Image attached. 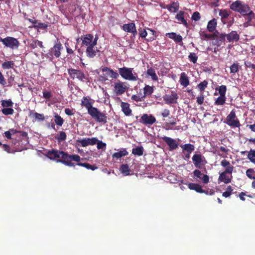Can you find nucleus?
Returning a JSON list of instances; mask_svg holds the SVG:
<instances>
[{
	"instance_id": "1",
	"label": "nucleus",
	"mask_w": 255,
	"mask_h": 255,
	"mask_svg": "<svg viewBox=\"0 0 255 255\" xmlns=\"http://www.w3.org/2000/svg\"><path fill=\"white\" fill-rule=\"evenodd\" d=\"M46 156L51 160H56L57 162L62 163L68 166H75V164L72 162L74 161L78 162L77 165L84 167L88 169L93 171L98 169V167L96 165H91L88 163L79 162L81 157L78 154L71 155L62 150L52 149L46 152Z\"/></svg>"
},
{
	"instance_id": "2",
	"label": "nucleus",
	"mask_w": 255,
	"mask_h": 255,
	"mask_svg": "<svg viewBox=\"0 0 255 255\" xmlns=\"http://www.w3.org/2000/svg\"><path fill=\"white\" fill-rule=\"evenodd\" d=\"M230 8L234 11L240 13L248 22L252 23L255 13L251 9L249 5L240 0H237L230 5Z\"/></svg>"
},
{
	"instance_id": "3",
	"label": "nucleus",
	"mask_w": 255,
	"mask_h": 255,
	"mask_svg": "<svg viewBox=\"0 0 255 255\" xmlns=\"http://www.w3.org/2000/svg\"><path fill=\"white\" fill-rule=\"evenodd\" d=\"M133 68L124 67L119 68V72L121 77L126 80L136 81L138 80V75L137 73H133Z\"/></svg>"
},
{
	"instance_id": "4",
	"label": "nucleus",
	"mask_w": 255,
	"mask_h": 255,
	"mask_svg": "<svg viewBox=\"0 0 255 255\" xmlns=\"http://www.w3.org/2000/svg\"><path fill=\"white\" fill-rule=\"evenodd\" d=\"M97 122L106 124L107 123V116L105 113L101 112L98 108L95 107L88 113Z\"/></svg>"
},
{
	"instance_id": "5",
	"label": "nucleus",
	"mask_w": 255,
	"mask_h": 255,
	"mask_svg": "<svg viewBox=\"0 0 255 255\" xmlns=\"http://www.w3.org/2000/svg\"><path fill=\"white\" fill-rule=\"evenodd\" d=\"M97 122L106 124L107 123V116L105 113L101 112L98 108L95 107L88 113Z\"/></svg>"
},
{
	"instance_id": "6",
	"label": "nucleus",
	"mask_w": 255,
	"mask_h": 255,
	"mask_svg": "<svg viewBox=\"0 0 255 255\" xmlns=\"http://www.w3.org/2000/svg\"><path fill=\"white\" fill-rule=\"evenodd\" d=\"M80 39L82 41V47L86 48L91 46H96L97 44L98 37L96 35L95 37H94L93 35L91 34H86L82 35Z\"/></svg>"
},
{
	"instance_id": "7",
	"label": "nucleus",
	"mask_w": 255,
	"mask_h": 255,
	"mask_svg": "<svg viewBox=\"0 0 255 255\" xmlns=\"http://www.w3.org/2000/svg\"><path fill=\"white\" fill-rule=\"evenodd\" d=\"M68 73L72 79H77L83 82L88 79L84 73L79 69L69 68L68 69Z\"/></svg>"
},
{
	"instance_id": "8",
	"label": "nucleus",
	"mask_w": 255,
	"mask_h": 255,
	"mask_svg": "<svg viewBox=\"0 0 255 255\" xmlns=\"http://www.w3.org/2000/svg\"><path fill=\"white\" fill-rule=\"evenodd\" d=\"M192 159L194 165L197 169H202L207 163L205 157L201 153L194 154Z\"/></svg>"
},
{
	"instance_id": "9",
	"label": "nucleus",
	"mask_w": 255,
	"mask_h": 255,
	"mask_svg": "<svg viewBox=\"0 0 255 255\" xmlns=\"http://www.w3.org/2000/svg\"><path fill=\"white\" fill-rule=\"evenodd\" d=\"M225 123L229 126L233 128H239L241 124L237 118L235 112L232 110L230 114L227 116Z\"/></svg>"
},
{
	"instance_id": "10",
	"label": "nucleus",
	"mask_w": 255,
	"mask_h": 255,
	"mask_svg": "<svg viewBox=\"0 0 255 255\" xmlns=\"http://www.w3.org/2000/svg\"><path fill=\"white\" fill-rule=\"evenodd\" d=\"M128 89L125 82L120 80L114 83V92L117 96L122 95L125 93Z\"/></svg>"
},
{
	"instance_id": "11",
	"label": "nucleus",
	"mask_w": 255,
	"mask_h": 255,
	"mask_svg": "<svg viewBox=\"0 0 255 255\" xmlns=\"http://www.w3.org/2000/svg\"><path fill=\"white\" fill-rule=\"evenodd\" d=\"M63 49L62 44L60 42L56 43L53 47L51 48L47 54L48 56L59 58L61 55V50Z\"/></svg>"
},
{
	"instance_id": "12",
	"label": "nucleus",
	"mask_w": 255,
	"mask_h": 255,
	"mask_svg": "<svg viewBox=\"0 0 255 255\" xmlns=\"http://www.w3.org/2000/svg\"><path fill=\"white\" fill-rule=\"evenodd\" d=\"M162 139L169 146L170 151L175 150L178 147L179 143L175 139L166 136L162 137Z\"/></svg>"
},
{
	"instance_id": "13",
	"label": "nucleus",
	"mask_w": 255,
	"mask_h": 255,
	"mask_svg": "<svg viewBox=\"0 0 255 255\" xmlns=\"http://www.w3.org/2000/svg\"><path fill=\"white\" fill-rule=\"evenodd\" d=\"M3 45L13 49L17 48L19 46V43L17 39L12 37L7 36L5 37Z\"/></svg>"
},
{
	"instance_id": "14",
	"label": "nucleus",
	"mask_w": 255,
	"mask_h": 255,
	"mask_svg": "<svg viewBox=\"0 0 255 255\" xmlns=\"http://www.w3.org/2000/svg\"><path fill=\"white\" fill-rule=\"evenodd\" d=\"M193 178L196 180H201L204 184H207L209 182V177L206 174L201 172L198 169L194 170Z\"/></svg>"
},
{
	"instance_id": "15",
	"label": "nucleus",
	"mask_w": 255,
	"mask_h": 255,
	"mask_svg": "<svg viewBox=\"0 0 255 255\" xmlns=\"http://www.w3.org/2000/svg\"><path fill=\"white\" fill-rule=\"evenodd\" d=\"M139 122L144 125H152L156 122V119L151 115L144 114L139 120Z\"/></svg>"
},
{
	"instance_id": "16",
	"label": "nucleus",
	"mask_w": 255,
	"mask_h": 255,
	"mask_svg": "<svg viewBox=\"0 0 255 255\" xmlns=\"http://www.w3.org/2000/svg\"><path fill=\"white\" fill-rule=\"evenodd\" d=\"M233 176L232 175H230L228 173H226L223 171L221 173L218 177V182H224L225 184H229L231 182Z\"/></svg>"
},
{
	"instance_id": "17",
	"label": "nucleus",
	"mask_w": 255,
	"mask_h": 255,
	"mask_svg": "<svg viewBox=\"0 0 255 255\" xmlns=\"http://www.w3.org/2000/svg\"><path fill=\"white\" fill-rule=\"evenodd\" d=\"M97 137L85 138L79 141L82 147H86L89 145H94L97 143Z\"/></svg>"
},
{
	"instance_id": "18",
	"label": "nucleus",
	"mask_w": 255,
	"mask_h": 255,
	"mask_svg": "<svg viewBox=\"0 0 255 255\" xmlns=\"http://www.w3.org/2000/svg\"><path fill=\"white\" fill-rule=\"evenodd\" d=\"M93 102L92 100L87 97H84L81 101V106L85 107L87 110L88 113L94 109L93 107Z\"/></svg>"
},
{
	"instance_id": "19",
	"label": "nucleus",
	"mask_w": 255,
	"mask_h": 255,
	"mask_svg": "<svg viewBox=\"0 0 255 255\" xmlns=\"http://www.w3.org/2000/svg\"><path fill=\"white\" fill-rule=\"evenodd\" d=\"M123 29L126 32L132 33L133 36H135L137 34L136 27L134 23L131 22L124 24Z\"/></svg>"
},
{
	"instance_id": "20",
	"label": "nucleus",
	"mask_w": 255,
	"mask_h": 255,
	"mask_svg": "<svg viewBox=\"0 0 255 255\" xmlns=\"http://www.w3.org/2000/svg\"><path fill=\"white\" fill-rule=\"evenodd\" d=\"M221 165L225 169L224 171L226 173H228L229 174H232L234 167L230 163V162L226 160L223 159L221 162Z\"/></svg>"
},
{
	"instance_id": "21",
	"label": "nucleus",
	"mask_w": 255,
	"mask_h": 255,
	"mask_svg": "<svg viewBox=\"0 0 255 255\" xmlns=\"http://www.w3.org/2000/svg\"><path fill=\"white\" fill-rule=\"evenodd\" d=\"M20 142H21V140L20 141L19 139H18L17 141L18 144L15 146V149L14 150H11L9 146L6 144H3L2 145V148L4 150L6 151L8 153H14L15 151H20L24 149V147L23 146H19Z\"/></svg>"
},
{
	"instance_id": "22",
	"label": "nucleus",
	"mask_w": 255,
	"mask_h": 255,
	"mask_svg": "<svg viewBox=\"0 0 255 255\" xmlns=\"http://www.w3.org/2000/svg\"><path fill=\"white\" fill-rule=\"evenodd\" d=\"M102 72L105 73L108 77L109 76L113 79H117L119 77V73L107 67L102 68Z\"/></svg>"
},
{
	"instance_id": "23",
	"label": "nucleus",
	"mask_w": 255,
	"mask_h": 255,
	"mask_svg": "<svg viewBox=\"0 0 255 255\" xmlns=\"http://www.w3.org/2000/svg\"><path fill=\"white\" fill-rule=\"evenodd\" d=\"M95 47V46H91L86 47L85 52L88 57L90 58H94L97 55V53L99 51V50Z\"/></svg>"
},
{
	"instance_id": "24",
	"label": "nucleus",
	"mask_w": 255,
	"mask_h": 255,
	"mask_svg": "<svg viewBox=\"0 0 255 255\" xmlns=\"http://www.w3.org/2000/svg\"><path fill=\"white\" fill-rule=\"evenodd\" d=\"M226 34L225 33H220L216 38H214L212 41V44L218 47L220 46L222 43L224 42L226 39Z\"/></svg>"
},
{
	"instance_id": "25",
	"label": "nucleus",
	"mask_w": 255,
	"mask_h": 255,
	"mask_svg": "<svg viewBox=\"0 0 255 255\" xmlns=\"http://www.w3.org/2000/svg\"><path fill=\"white\" fill-rule=\"evenodd\" d=\"M227 40L229 42L238 41L240 39V35L236 31H232L230 33L226 34Z\"/></svg>"
},
{
	"instance_id": "26",
	"label": "nucleus",
	"mask_w": 255,
	"mask_h": 255,
	"mask_svg": "<svg viewBox=\"0 0 255 255\" xmlns=\"http://www.w3.org/2000/svg\"><path fill=\"white\" fill-rule=\"evenodd\" d=\"M178 96L177 94L175 92H172L171 95H166L163 97L164 101L168 104L176 103V100L178 99Z\"/></svg>"
},
{
	"instance_id": "27",
	"label": "nucleus",
	"mask_w": 255,
	"mask_h": 255,
	"mask_svg": "<svg viewBox=\"0 0 255 255\" xmlns=\"http://www.w3.org/2000/svg\"><path fill=\"white\" fill-rule=\"evenodd\" d=\"M121 107L122 110L126 116H129L131 114V110L129 107V104L128 103L122 102Z\"/></svg>"
},
{
	"instance_id": "28",
	"label": "nucleus",
	"mask_w": 255,
	"mask_h": 255,
	"mask_svg": "<svg viewBox=\"0 0 255 255\" xmlns=\"http://www.w3.org/2000/svg\"><path fill=\"white\" fill-rule=\"evenodd\" d=\"M169 119L170 120L169 121V122H166L164 123L165 129L166 130L174 129L175 128H173V126L176 124V120L173 117H170ZM175 129H179V128H176Z\"/></svg>"
},
{
	"instance_id": "29",
	"label": "nucleus",
	"mask_w": 255,
	"mask_h": 255,
	"mask_svg": "<svg viewBox=\"0 0 255 255\" xmlns=\"http://www.w3.org/2000/svg\"><path fill=\"white\" fill-rule=\"evenodd\" d=\"M184 11H179L176 15L175 18L178 20V23H182L185 26L187 27L188 23L184 17Z\"/></svg>"
},
{
	"instance_id": "30",
	"label": "nucleus",
	"mask_w": 255,
	"mask_h": 255,
	"mask_svg": "<svg viewBox=\"0 0 255 255\" xmlns=\"http://www.w3.org/2000/svg\"><path fill=\"white\" fill-rule=\"evenodd\" d=\"M188 187L190 190H195L198 193H203L204 192V190L203 189L202 186L198 184L190 183L188 184Z\"/></svg>"
},
{
	"instance_id": "31",
	"label": "nucleus",
	"mask_w": 255,
	"mask_h": 255,
	"mask_svg": "<svg viewBox=\"0 0 255 255\" xmlns=\"http://www.w3.org/2000/svg\"><path fill=\"white\" fill-rule=\"evenodd\" d=\"M179 82L182 86L185 87L189 84V78L185 72H182L181 74Z\"/></svg>"
},
{
	"instance_id": "32",
	"label": "nucleus",
	"mask_w": 255,
	"mask_h": 255,
	"mask_svg": "<svg viewBox=\"0 0 255 255\" xmlns=\"http://www.w3.org/2000/svg\"><path fill=\"white\" fill-rule=\"evenodd\" d=\"M166 35L169 38L173 39L176 43H179L182 41V37L180 35H177L175 32L168 33Z\"/></svg>"
},
{
	"instance_id": "33",
	"label": "nucleus",
	"mask_w": 255,
	"mask_h": 255,
	"mask_svg": "<svg viewBox=\"0 0 255 255\" xmlns=\"http://www.w3.org/2000/svg\"><path fill=\"white\" fill-rule=\"evenodd\" d=\"M165 7L171 12H176L179 8V4L178 2H173L170 4H167Z\"/></svg>"
},
{
	"instance_id": "34",
	"label": "nucleus",
	"mask_w": 255,
	"mask_h": 255,
	"mask_svg": "<svg viewBox=\"0 0 255 255\" xmlns=\"http://www.w3.org/2000/svg\"><path fill=\"white\" fill-rule=\"evenodd\" d=\"M217 20L215 18H213L212 20H210L208 22L207 24V29L210 32H213L215 31L217 27Z\"/></svg>"
},
{
	"instance_id": "35",
	"label": "nucleus",
	"mask_w": 255,
	"mask_h": 255,
	"mask_svg": "<svg viewBox=\"0 0 255 255\" xmlns=\"http://www.w3.org/2000/svg\"><path fill=\"white\" fill-rule=\"evenodd\" d=\"M216 10L219 11V15L221 17V19L227 18L231 14L232 12L227 9H217Z\"/></svg>"
},
{
	"instance_id": "36",
	"label": "nucleus",
	"mask_w": 255,
	"mask_h": 255,
	"mask_svg": "<svg viewBox=\"0 0 255 255\" xmlns=\"http://www.w3.org/2000/svg\"><path fill=\"white\" fill-rule=\"evenodd\" d=\"M120 170L121 173L125 176L129 175L130 174V172L131 170L127 164H122L120 166Z\"/></svg>"
},
{
	"instance_id": "37",
	"label": "nucleus",
	"mask_w": 255,
	"mask_h": 255,
	"mask_svg": "<svg viewBox=\"0 0 255 255\" xmlns=\"http://www.w3.org/2000/svg\"><path fill=\"white\" fill-rule=\"evenodd\" d=\"M28 116L30 118H34L36 120L38 121H42L45 119L43 114H39L36 112L34 113L31 110L30 111Z\"/></svg>"
},
{
	"instance_id": "38",
	"label": "nucleus",
	"mask_w": 255,
	"mask_h": 255,
	"mask_svg": "<svg viewBox=\"0 0 255 255\" xmlns=\"http://www.w3.org/2000/svg\"><path fill=\"white\" fill-rule=\"evenodd\" d=\"M146 74L147 76H150L153 81H156L158 80V77L155 73V71L152 67H150L147 70Z\"/></svg>"
},
{
	"instance_id": "39",
	"label": "nucleus",
	"mask_w": 255,
	"mask_h": 255,
	"mask_svg": "<svg viewBox=\"0 0 255 255\" xmlns=\"http://www.w3.org/2000/svg\"><path fill=\"white\" fill-rule=\"evenodd\" d=\"M183 151H186L189 153H191L195 149V146L191 143H186L181 145Z\"/></svg>"
},
{
	"instance_id": "40",
	"label": "nucleus",
	"mask_w": 255,
	"mask_h": 255,
	"mask_svg": "<svg viewBox=\"0 0 255 255\" xmlns=\"http://www.w3.org/2000/svg\"><path fill=\"white\" fill-rule=\"evenodd\" d=\"M154 91L153 87L146 85L143 88V97L150 96Z\"/></svg>"
},
{
	"instance_id": "41",
	"label": "nucleus",
	"mask_w": 255,
	"mask_h": 255,
	"mask_svg": "<svg viewBox=\"0 0 255 255\" xmlns=\"http://www.w3.org/2000/svg\"><path fill=\"white\" fill-rule=\"evenodd\" d=\"M14 62L13 61H6L2 63L1 67L3 69H9L13 68Z\"/></svg>"
},
{
	"instance_id": "42",
	"label": "nucleus",
	"mask_w": 255,
	"mask_h": 255,
	"mask_svg": "<svg viewBox=\"0 0 255 255\" xmlns=\"http://www.w3.org/2000/svg\"><path fill=\"white\" fill-rule=\"evenodd\" d=\"M248 152V158L250 160L251 162L255 164V150L251 149L249 151H245L242 152V153Z\"/></svg>"
},
{
	"instance_id": "43",
	"label": "nucleus",
	"mask_w": 255,
	"mask_h": 255,
	"mask_svg": "<svg viewBox=\"0 0 255 255\" xmlns=\"http://www.w3.org/2000/svg\"><path fill=\"white\" fill-rule=\"evenodd\" d=\"M144 149L142 146H137L132 149V153L134 155L141 156L143 154Z\"/></svg>"
},
{
	"instance_id": "44",
	"label": "nucleus",
	"mask_w": 255,
	"mask_h": 255,
	"mask_svg": "<svg viewBox=\"0 0 255 255\" xmlns=\"http://www.w3.org/2000/svg\"><path fill=\"white\" fill-rule=\"evenodd\" d=\"M128 152L127 151L126 149H123L122 150H120L119 152L114 153L112 156L113 158H116L117 159L120 158L123 156H126L128 155Z\"/></svg>"
},
{
	"instance_id": "45",
	"label": "nucleus",
	"mask_w": 255,
	"mask_h": 255,
	"mask_svg": "<svg viewBox=\"0 0 255 255\" xmlns=\"http://www.w3.org/2000/svg\"><path fill=\"white\" fill-rule=\"evenodd\" d=\"M208 85V81L207 80H204L202 82L200 83L197 86L199 91L201 93H203L205 91V89L207 87Z\"/></svg>"
},
{
	"instance_id": "46",
	"label": "nucleus",
	"mask_w": 255,
	"mask_h": 255,
	"mask_svg": "<svg viewBox=\"0 0 255 255\" xmlns=\"http://www.w3.org/2000/svg\"><path fill=\"white\" fill-rule=\"evenodd\" d=\"M226 101V96H220L215 100L214 104H215V105H216V106H223L225 104Z\"/></svg>"
},
{
	"instance_id": "47",
	"label": "nucleus",
	"mask_w": 255,
	"mask_h": 255,
	"mask_svg": "<svg viewBox=\"0 0 255 255\" xmlns=\"http://www.w3.org/2000/svg\"><path fill=\"white\" fill-rule=\"evenodd\" d=\"M9 131L11 133V134H14L17 133H19L20 136H21L23 138V139L27 138L28 134L25 131L17 130L16 129H15L14 128L10 129Z\"/></svg>"
},
{
	"instance_id": "48",
	"label": "nucleus",
	"mask_w": 255,
	"mask_h": 255,
	"mask_svg": "<svg viewBox=\"0 0 255 255\" xmlns=\"http://www.w3.org/2000/svg\"><path fill=\"white\" fill-rule=\"evenodd\" d=\"M216 91H218L220 96H226L227 91V87L225 85H222L218 88H216Z\"/></svg>"
},
{
	"instance_id": "49",
	"label": "nucleus",
	"mask_w": 255,
	"mask_h": 255,
	"mask_svg": "<svg viewBox=\"0 0 255 255\" xmlns=\"http://www.w3.org/2000/svg\"><path fill=\"white\" fill-rule=\"evenodd\" d=\"M233 191V187H232L231 185H229L227 187L226 191L223 193L222 195L225 198L229 197L232 193H234Z\"/></svg>"
},
{
	"instance_id": "50",
	"label": "nucleus",
	"mask_w": 255,
	"mask_h": 255,
	"mask_svg": "<svg viewBox=\"0 0 255 255\" xmlns=\"http://www.w3.org/2000/svg\"><path fill=\"white\" fill-rule=\"evenodd\" d=\"M67 135L66 133L63 131H60L59 134L55 136V138L59 142L65 140L66 139Z\"/></svg>"
},
{
	"instance_id": "51",
	"label": "nucleus",
	"mask_w": 255,
	"mask_h": 255,
	"mask_svg": "<svg viewBox=\"0 0 255 255\" xmlns=\"http://www.w3.org/2000/svg\"><path fill=\"white\" fill-rule=\"evenodd\" d=\"M37 46L40 48L43 47L42 42L36 39L33 40L30 43V47L33 49L36 48Z\"/></svg>"
},
{
	"instance_id": "52",
	"label": "nucleus",
	"mask_w": 255,
	"mask_h": 255,
	"mask_svg": "<svg viewBox=\"0 0 255 255\" xmlns=\"http://www.w3.org/2000/svg\"><path fill=\"white\" fill-rule=\"evenodd\" d=\"M11 74V75L9 76V72H6V74L8 76L7 78V83L8 85L7 86L11 87L13 85L14 81V76L12 75V73L10 72Z\"/></svg>"
},
{
	"instance_id": "53",
	"label": "nucleus",
	"mask_w": 255,
	"mask_h": 255,
	"mask_svg": "<svg viewBox=\"0 0 255 255\" xmlns=\"http://www.w3.org/2000/svg\"><path fill=\"white\" fill-rule=\"evenodd\" d=\"M240 66L238 63H233L230 67L231 73H236L238 72Z\"/></svg>"
},
{
	"instance_id": "54",
	"label": "nucleus",
	"mask_w": 255,
	"mask_h": 255,
	"mask_svg": "<svg viewBox=\"0 0 255 255\" xmlns=\"http://www.w3.org/2000/svg\"><path fill=\"white\" fill-rule=\"evenodd\" d=\"M55 122L58 126H61L64 123L63 119L58 114H55L54 116Z\"/></svg>"
},
{
	"instance_id": "55",
	"label": "nucleus",
	"mask_w": 255,
	"mask_h": 255,
	"mask_svg": "<svg viewBox=\"0 0 255 255\" xmlns=\"http://www.w3.org/2000/svg\"><path fill=\"white\" fill-rule=\"evenodd\" d=\"M1 112L3 115L7 116L12 115L14 113V110L10 107H7L2 109Z\"/></svg>"
},
{
	"instance_id": "56",
	"label": "nucleus",
	"mask_w": 255,
	"mask_h": 255,
	"mask_svg": "<svg viewBox=\"0 0 255 255\" xmlns=\"http://www.w3.org/2000/svg\"><path fill=\"white\" fill-rule=\"evenodd\" d=\"M1 102V105L3 107H11L13 104L12 101L10 99L8 100H2Z\"/></svg>"
},
{
	"instance_id": "57",
	"label": "nucleus",
	"mask_w": 255,
	"mask_h": 255,
	"mask_svg": "<svg viewBox=\"0 0 255 255\" xmlns=\"http://www.w3.org/2000/svg\"><path fill=\"white\" fill-rule=\"evenodd\" d=\"M96 144L97 145V147L98 149H102L104 151L106 150L107 146L106 143H104L102 141L98 139V141Z\"/></svg>"
},
{
	"instance_id": "58",
	"label": "nucleus",
	"mask_w": 255,
	"mask_h": 255,
	"mask_svg": "<svg viewBox=\"0 0 255 255\" xmlns=\"http://www.w3.org/2000/svg\"><path fill=\"white\" fill-rule=\"evenodd\" d=\"M188 58L189 60L193 63H196L198 59V57L196 55V54L193 52L190 53L188 56Z\"/></svg>"
},
{
	"instance_id": "59",
	"label": "nucleus",
	"mask_w": 255,
	"mask_h": 255,
	"mask_svg": "<svg viewBox=\"0 0 255 255\" xmlns=\"http://www.w3.org/2000/svg\"><path fill=\"white\" fill-rule=\"evenodd\" d=\"M52 97V94L51 91H47L44 90L43 92V97L47 100H49Z\"/></svg>"
},
{
	"instance_id": "60",
	"label": "nucleus",
	"mask_w": 255,
	"mask_h": 255,
	"mask_svg": "<svg viewBox=\"0 0 255 255\" xmlns=\"http://www.w3.org/2000/svg\"><path fill=\"white\" fill-rule=\"evenodd\" d=\"M147 30L149 31V33L151 35V36L149 37V39H147V41H151L153 40H154L155 38L156 37V32L155 30L150 29V28H147Z\"/></svg>"
},
{
	"instance_id": "61",
	"label": "nucleus",
	"mask_w": 255,
	"mask_h": 255,
	"mask_svg": "<svg viewBox=\"0 0 255 255\" xmlns=\"http://www.w3.org/2000/svg\"><path fill=\"white\" fill-rule=\"evenodd\" d=\"M199 34H200V35L201 37V39L202 40H204L205 39L211 38V34L206 33L204 31H200Z\"/></svg>"
},
{
	"instance_id": "62",
	"label": "nucleus",
	"mask_w": 255,
	"mask_h": 255,
	"mask_svg": "<svg viewBox=\"0 0 255 255\" xmlns=\"http://www.w3.org/2000/svg\"><path fill=\"white\" fill-rule=\"evenodd\" d=\"M191 18L195 21L199 20L201 18L200 13L198 11L194 12L192 15Z\"/></svg>"
},
{
	"instance_id": "63",
	"label": "nucleus",
	"mask_w": 255,
	"mask_h": 255,
	"mask_svg": "<svg viewBox=\"0 0 255 255\" xmlns=\"http://www.w3.org/2000/svg\"><path fill=\"white\" fill-rule=\"evenodd\" d=\"M139 36L141 38H145L147 35V32L144 28H140L138 29Z\"/></svg>"
},
{
	"instance_id": "64",
	"label": "nucleus",
	"mask_w": 255,
	"mask_h": 255,
	"mask_svg": "<svg viewBox=\"0 0 255 255\" xmlns=\"http://www.w3.org/2000/svg\"><path fill=\"white\" fill-rule=\"evenodd\" d=\"M255 172L254 170L252 168H250L247 170L246 175L250 179H255V176L252 175L253 173Z\"/></svg>"
}]
</instances>
